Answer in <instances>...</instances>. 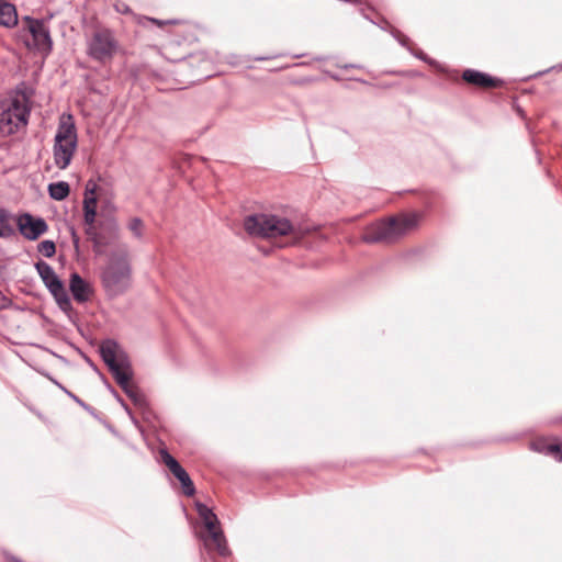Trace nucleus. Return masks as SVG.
Instances as JSON below:
<instances>
[{
	"label": "nucleus",
	"mask_w": 562,
	"mask_h": 562,
	"mask_svg": "<svg viewBox=\"0 0 562 562\" xmlns=\"http://www.w3.org/2000/svg\"><path fill=\"white\" fill-rule=\"evenodd\" d=\"M31 101L25 90L18 88L15 93L0 103V135L9 136L27 125Z\"/></svg>",
	"instance_id": "3"
},
{
	"label": "nucleus",
	"mask_w": 562,
	"mask_h": 562,
	"mask_svg": "<svg viewBox=\"0 0 562 562\" xmlns=\"http://www.w3.org/2000/svg\"><path fill=\"white\" fill-rule=\"evenodd\" d=\"M210 539L205 541L206 547L213 546L220 555L227 557L229 549L227 547L226 538L222 529L216 526L213 530H207Z\"/></svg>",
	"instance_id": "15"
},
{
	"label": "nucleus",
	"mask_w": 562,
	"mask_h": 562,
	"mask_svg": "<svg viewBox=\"0 0 562 562\" xmlns=\"http://www.w3.org/2000/svg\"><path fill=\"white\" fill-rule=\"evenodd\" d=\"M69 288L77 302L85 303L89 301L92 291L89 284L77 272L71 273Z\"/></svg>",
	"instance_id": "14"
},
{
	"label": "nucleus",
	"mask_w": 562,
	"mask_h": 562,
	"mask_svg": "<svg viewBox=\"0 0 562 562\" xmlns=\"http://www.w3.org/2000/svg\"><path fill=\"white\" fill-rule=\"evenodd\" d=\"M135 238L142 239L144 236V222L139 217H133L127 225Z\"/></svg>",
	"instance_id": "22"
},
{
	"label": "nucleus",
	"mask_w": 562,
	"mask_h": 562,
	"mask_svg": "<svg viewBox=\"0 0 562 562\" xmlns=\"http://www.w3.org/2000/svg\"><path fill=\"white\" fill-rule=\"evenodd\" d=\"M119 49V42L110 29L97 30L88 41L87 54L99 63L110 61Z\"/></svg>",
	"instance_id": "7"
},
{
	"label": "nucleus",
	"mask_w": 562,
	"mask_h": 562,
	"mask_svg": "<svg viewBox=\"0 0 562 562\" xmlns=\"http://www.w3.org/2000/svg\"><path fill=\"white\" fill-rule=\"evenodd\" d=\"M530 449L562 461V443L558 438H537L530 442Z\"/></svg>",
	"instance_id": "11"
},
{
	"label": "nucleus",
	"mask_w": 562,
	"mask_h": 562,
	"mask_svg": "<svg viewBox=\"0 0 562 562\" xmlns=\"http://www.w3.org/2000/svg\"><path fill=\"white\" fill-rule=\"evenodd\" d=\"M244 228L254 237L277 238L289 235L293 231V225L288 218L257 213L245 217Z\"/></svg>",
	"instance_id": "4"
},
{
	"label": "nucleus",
	"mask_w": 562,
	"mask_h": 562,
	"mask_svg": "<svg viewBox=\"0 0 562 562\" xmlns=\"http://www.w3.org/2000/svg\"><path fill=\"white\" fill-rule=\"evenodd\" d=\"M196 512L202 519L206 530H213L214 527L218 526L217 516L206 505L198 503Z\"/></svg>",
	"instance_id": "18"
},
{
	"label": "nucleus",
	"mask_w": 562,
	"mask_h": 562,
	"mask_svg": "<svg viewBox=\"0 0 562 562\" xmlns=\"http://www.w3.org/2000/svg\"><path fill=\"white\" fill-rule=\"evenodd\" d=\"M18 226L20 233L30 240L37 239L48 229V225L44 218L34 217L29 213H25L19 217Z\"/></svg>",
	"instance_id": "10"
},
{
	"label": "nucleus",
	"mask_w": 562,
	"mask_h": 562,
	"mask_svg": "<svg viewBox=\"0 0 562 562\" xmlns=\"http://www.w3.org/2000/svg\"><path fill=\"white\" fill-rule=\"evenodd\" d=\"M100 356L125 394L135 405L144 406L146 404L145 397L132 383V367L119 344L112 339L104 340L100 346Z\"/></svg>",
	"instance_id": "1"
},
{
	"label": "nucleus",
	"mask_w": 562,
	"mask_h": 562,
	"mask_svg": "<svg viewBox=\"0 0 562 562\" xmlns=\"http://www.w3.org/2000/svg\"><path fill=\"white\" fill-rule=\"evenodd\" d=\"M27 30L33 37V45L37 50L46 54L52 52L53 41L50 37L49 27L42 20L25 18Z\"/></svg>",
	"instance_id": "9"
},
{
	"label": "nucleus",
	"mask_w": 562,
	"mask_h": 562,
	"mask_svg": "<svg viewBox=\"0 0 562 562\" xmlns=\"http://www.w3.org/2000/svg\"><path fill=\"white\" fill-rule=\"evenodd\" d=\"M132 266L126 249L112 252L108 265L101 271V283L109 297L122 295L131 286Z\"/></svg>",
	"instance_id": "2"
},
{
	"label": "nucleus",
	"mask_w": 562,
	"mask_h": 562,
	"mask_svg": "<svg viewBox=\"0 0 562 562\" xmlns=\"http://www.w3.org/2000/svg\"><path fill=\"white\" fill-rule=\"evenodd\" d=\"M159 456L161 462L180 482L183 494L187 496H193L195 493V487L186 469L168 452L167 449H160Z\"/></svg>",
	"instance_id": "8"
},
{
	"label": "nucleus",
	"mask_w": 562,
	"mask_h": 562,
	"mask_svg": "<svg viewBox=\"0 0 562 562\" xmlns=\"http://www.w3.org/2000/svg\"><path fill=\"white\" fill-rule=\"evenodd\" d=\"M150 21H151L153 23H156L157 25H162V24H165V23H166V22H162V21L157 20V19H154V18H151V19H150Z\"/></svg>",
	"instance_id": "30"
},
{
	"label": "nucleus",
	"mask_w": 562,
	"mask_h": 562,
	"mask_svg": "<svg viewBox=\"0 0 562 562\" xmlns=\"http://www.w3.org/2000/svg\"><path fill=\"white\" fill-rule=\"evenodd\" d=\"M462 79L469 85L479 87V88H496L502 86L503 80L492 77L488 74L475 70V69H465L462 72Z\"/></svg>",
	"instance_id": "12"
},
{
	"label": "nucleus",
	"mask_w": 562,
	"mask_h": 562,
	"mask_svg": "<svg viewBox=\"0 0 562 562\" xmlns=\"http://www.w3.org/2000/svg\"><path fill=\"white\" fill-rule=\"evenodd\" d=\"M393 35L402 46L406 47L408 45L409 38L401 32L396 31Z\"/></svg>",
	"instance_id": "25"
},
{
	"label": "nucleus",
	"mask_w": 562,
	"mask_h": 562,
	"mask_svg": "<svg viewBox=\"0 0 562 562\" xmlns=\"http://www.w3.org/2000/svg\"><path fill=\"white\" fill-rule=\"evenodd\" d=\"M50 293L54 296V299L56 300V303L58 304V306L60 307L61 311H64L67 314H69L72 311L71 300H70L64 284L60 285L59 290H54Z\"/></svg>",
	"instance_id": "20"
},
{
	"label": "nucleus",
	"mask_w": 562,
	"mask_h": 562,
	"mask_svg": "<svg viewBox=\"0 0 562 562\" xmlns=\"http://www.w3.org/2000/svg\"><path fill=\"white\" fill-rule=\"evenodd\" d=\"M77 149V132L71 116L60 120L53 145V158L55 166L65 170L69 167Z\"/></svg>",
	"instance_id": "6"
},
{
	"label": "nucleus",
	"mask_w": 562,
	"mask_h": 562,
	"mask_svg": "<svg viewBox=\"0 0 562 562\" xmlns=\"http://www.w3.org/2000/svg\"><path fill=\"white\" fill-rule=\"evenodd\" d=\"M87 363L93 366V363L87 358Z\"/></svg>",
	"instance_id": "32"
},
{
	"label": "nucleus",
	"mask_w": 562,
	"mask_h": 562,
	"mask_svg": "<svg viewBox=\"0 0 562 562\" xmlns=\"http://www.w3.org/2000/svg\"><path fill=\"white\" fill-rule=\"evenodd\" d=\"M109 229L113 233L114 236L119 234V225L114 218L108 222Z\"/></svg>",
	"instance_id": "26"
},
{
	"label": "nucleus",
	"mask_w": 562,
	"mask_h": 562,
	"mask_svg": "<svg viewBox=\"0 0 562 562\" xmlns=\"http://www.w3.org/2000/svg\"><path fill=\"white\" fill-rule=\"evenodd\" d=\"M18 23V13L15 5L0 0V25L5 27H13Z\"/></svg>",
	"instance_id": "16"
},
{
	"label": "nucleus",
	"mask_w": 562,
	"mask_h": 562,
	"mask_svg": "<svg viewBox=\"0 0 562 562\" xmlns=\"http://www.w3.org/2000/svg\"><path fill=\"white\" fill-rule=\"evenodd\" d=\"M119 401L121 402L122 406L125 408V411L131 414V411L128 409L127 405L121 400L119 398Z\"/></svg>",
	"instance_id": "31"
},
{
	"label": "nucleus",
	"mask_w": 562,
	"mask_h": 562,
	"mask_svg": "<svg viewBox=\"0 0 562 562\" xmlns=\"http://www.w3.org/2000/svg\"><path fill=\"white\" fill-rule=\"evenodd\" d=\"M94 192H95V184L92 183L91 181H89L86 186V194L85 195L94 196Z\"/></svg>",
	"instance_id": "27"
},
{
	"label": "nucleus",
	"mask_w": 562,
	"mask_h": 562,
	"mask_svg": "<svg viewBox=\"0 0 562 562\" xmlns=\"http://www.w3.org/2000/svg\"><path fill=\"white\" fill-rule=\"evenodd\" d=\"M38 251L46 258H50L56 252V246L53 240H43L37 246Z\"/></svg>",
	"instance_id": "23"
},
{
	"label": "nucleus",
	"mask_w": 562,
	"mask_h": 562,
	"mask_svg": "<svg viewBox=\"0 0 562 562\" xmlns=\"http://www.w3.org/2000/svg\"><path fill=\"white\" fill-rule=\"evenodd\" d=\"M56 385H58L68 396H70L76 403H78L79 405L83 406V402L78 397L76 396L75 394H72L71 392H69L68 390H66L64 386H61L56 380L54 379H50Z\"/></svg>",
	"instance_id": "24"
},
{
	"label": "nucleus",
	"mask_w": 562,
	"mask_h": 562,
	"mask_svg": "<svg viewBox=\"0 0 562 562\" xmlns=\"http://www.w3.org/2000/svg\"><path fill=\"white\" fill-rule=\"evenodd\" d=\"M87 363L93 366V363L87 358Z\"/></svg>",
	"instance_id": "33"
},
{
	"label": "nucleus",
	"mask_w": 562,
	"mask_h": 562,
	"mask_svg": "<svg viewBox=\"0 0 562 562\" xmlns=\"http://www.w3.org/2000/svg\"><path fill=\"white\" fill-rule=\"evenodd\" d=\"M3 555L7 562H23L20 558L14 557L7 551L3 552Z\"/></svg>",
	"instance_id": "28"
},
{
	"label": "nucleus",
	"mask_w": 562,
	"mask_h": 562,
	"mask_svg": "<svg viewBox=\"0 0 562 562\" xmlns=\"http://www.w3.org/2000/svg\"><path fill=\"white\" fill-rule=\"evenodd\" d=\"M14 235L9 213L0 209V237H10Z\"/></svg>",
	"instance_id": "21"
},
{
	"label": "nucleus",
	"mask_w": 562,
	"mask_h": 562,
	"mask_svg": "<svg viewBox=\"0 0 562 562\" xmlns=\"http://www.w3.org/2000/svg\"><path fill=\"white\" fill-rule=\"evenodd\" d=\"M97 215V198L85 195L83 199V220L85 223L89 226L87 229V234L91 235L92 225L95 221Z\"/></svg>",
	"instance_id": "17"
},
{
	"label": "nucleus",
	"mask_w": 562,
	"mask_h": 562,
	"mask_svg": "<svg viewBox=\"0 0 562 562\" xmlns=\"http://www.w3.org/2000/svg\"><path fill=\"white\" fill-rule=\"evenodd\" d=\"M35 268L49 292L59 290L60 285L64 284L49 263L45 261H38L35 265Z\"/></svg>",
	"instance_id": "13"
},
{
	"label": "nucleus",
	"mask_w": 562,
	"mask_h": 562,
	"mask_svg": "<svg viewBox=\"0 0 562 562\" xmlns=\"http://www.w3.org/2000/svg\"><path fill=\"white\" fill-rule=\"evenodd\" d=\"M415 56H416L417 58H419V59H422V60H424V61H426V63L430 64V65L432 64V60H431V59H429V58L427 57V55H426L425 53H423V52L415 53Z\"/></svg>",
	"instance_id": "29"
},
{
	"label": "nucleus",
	"mask_w": 562,
	"mask_h": 562,
	"mask_svg": "<svg viewBox=\"0 0 562 562\" xmlns=\"http://www.w3.org/2000/svg\"><path fill=\"white\" fill-rule=\"evenodd\" d=\"M70 192L69 184L66 181H58L48 184V194L53 200L63 201Z\"/></svg>",
	"instance_id": "19"
},
{
	"label": "nucleus",
	"mask_w": 562,
	"mask_h": 562,
	"mask_svg": "<svg viewBox=\"0 0 562 562\" xmlns=\"http://www.w3.org/2000/svg\"><path fill=\"white\" fill-rule=\"evenodd\" d=\"M416 224V215L403 216L401 218L390 217L389 220L370 225L362 238L368 244L392 243L415 227Z\"/></svg>",
	"instance_id": "5"
}]
</instances>
